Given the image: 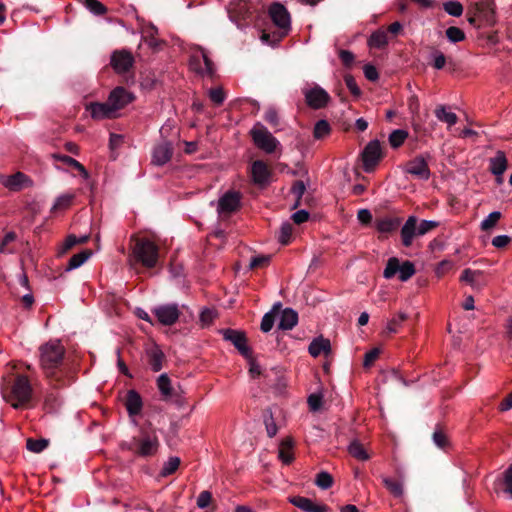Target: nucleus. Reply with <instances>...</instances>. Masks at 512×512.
<instances>
[{
	"mask_svg": "<svg viewBox=\"0 0 512 512\" xmlns=\"http://www.w3.org/2000/svg\"><path fill=\"white\" fill-rule=\"evenodd\" d=\"M65 353L66 350L59 341H50L39 348L41 368L55 388L70 385L74 381L75 372L65 361Z\"/></svg>",
	"mask_w": 512,
	"mask_h": 512,
	"instance_id": "obj_1",
	"label": "nucleus"
},
{
	"mask_svg": "<svg viewBox=\"0 0 512 512\" xmlns=\"http://www.w3.org/2000/svg\"><path fill=\"white\" fill-rule=\"evenodd\" d=\"M32 386L27 376L17 374L2 388V395L13 408L26 407L32 399Z\"/></svg>",
	"mask_w": 512,
	"mask_h": 512,
	"instance_id": "obj_2",
	"label": "nucleus"
},
{
	"mask_svg": "<svg viewBox=\"0 0 512 512\" xmlns=\"http://www.w3.org/2000/svg\"><path fill=\"white\" fill-rule=\"evenodd\" d=\"M269 15L276 30H264L261 40L271 46H275L288 35L291 28V19L287 9L280 3H274L270 6Z\"/></svg>",
	"mask_w": 512,
	"mask_h": 512,
	"instance_id": "obj_3",
	"label": "nucleus"
},
{
	"mask_svg": "<svg viewBox=\"0 0 512 512\" xmlns=\"http://www.w3.org/2000/svg\"><path fill=\"white\" fill-rule=\"evenodd\" d=\"M159 440L154 431L141 427L139 435L132 437L128 449L135 455L143 458L151 457L158 451Z\"/></svg>",
	"mask_w": 512,
	"mask_h": 512,
	"instance_id": "obj_4",
	"label": "nucleus"
},
{
	"mask_svg": "<svg viewBox=\"0 0 512 512\" xmlns=\"http://www.w3.org/2000/svg\"><path fill=\"white\" fill-rule=\"evenodd\" d=\"M132 240H135V244L132 248L131 257L146 268H154L159 256L158 246L147 238L133 236Z\"/></svg>",
	"mask_w": 512,
	"mask_h": 512,
	"instance_id": "obj_5",
	"label": "nucleus"
},
{
	"mask_svg": "<svg viewBox=\"0 0 512 512\" xmlns=\"http://www.w3.org/2000/svg\"><path fill=\"white\" fill-rule=\"evenodd\" d=\"M254 144L266 153H273L280 145L279 141L268 131V129L257 122L250 130Z\"/></svg>",
	"mask_w": 512,
	"mask_h": 512,
	"instance_id": "obj_6",
	"label": "nucleus"
},
{
	"mask_svg": "<svg viewBox=\"0 0 512 512\" xmlns=\"http://www.w3.org/2000/svg\"><path fill=\"white\" fill-rule=\"evenodd\" d=\"M415 272V266L412 262L405 261L401 264L398 258L391 257L387 261L383 276L386 279H391L397 273H399V280L405 282L409 280L415 274Z\"/></svg>",
	"mask_w": 512,
	"mask_h": 512,
	"instance_id": "obj_7",
	"label": "nucleus"
},
{
	"mask_svg": "<svg viewBox=\"0 0 512 512\" xmlns=\"http://www.w3.org/2000/svg\"><path fill=\"white\" fill-rule=\"evenodd\" d=\"M225 341L233 344L238 352L246 359H251L252 349L248 345L245 332L231 328L220 330Z\"/></svg>",
	"mask_w": 512,
	"mask_h": 512,
	"instance_id": "obj_8",
	"label": "nucleus"
},
{
	"mask_svg": "<svg viewBox=\"0 0 512 512\" xmlns=\"http://www.w3.org/2000/svg\"><path fill=\"white\" fill-rule=\"evenodd\" d=\"M363 168L366 172H372L383 158L381 143L379 140L370 141L361 153Z\"/></svg>",
	"mask_w": 512,
	"mask_h": 512,
	"instance_id": "obj_9",
	"label": "nucleus"
},
{
	"mask_svg": "<svg viewBox=\"0 0 512 512\" xmlns=\"http://www.w3.org/2000/svg\"><path fill=\"white\" fill-rule=\"evenodd\" d=\"M152 312L157 318V321L164 326L175 324L181 314L178 305L174 303L156 306Z\"/></svg>",
	"mask_w": 512,
	"mask_h": 512,
	"instance_id": "obj_10",
	"label": "nucleus"
},
{
	"mask_svg": "<svg viewBox=\"0 0 512 512\" xmlns=\"http://www.w3.org/2000/svg\"><path fill=\"white\" fill-rule=\"evenodd\" d=\"M241 194L237 191L225 192L218 201L217 211L220 215H230L240 208Z\"/></svg>",
	"mask_w": 512,
	"mask_h": 512,
	"instance_id": "obj_11",
	"label": "nucleus"
},
{
	"mask_svg": "<svg viewBox=\"0 0 512 512\" xmlns=\"http://www.w3.org/2000/svg\"><path fill=\"white\" fill-rule=\"evenodd\" d=\"M305 100L312 109L324 108L330 101V95L320 86L315 85L304 91Z\"/></svg>",
	"mask_w": 512,
	"mask_h": 512,
	"instance_id": "obj_12",
	"label": "nucleus"
},
{
	"mask_svg": "<svg viewBox=\"0 0 512 512\" xmlns=\"http://www.w3.org/2000/svg\"><path fill=\"white\" fill-rule=\"evenodd\" d=\"M475 15H478L480 21L488 26H493L495 20V2L494 0H481L476 2L472 7Z\"/></svg>",
	"mask_w": 512,
	"mask_h": 512,
	"instance_id": "obj_13",
	"label": "nucleus"
},
{
	"mask_svg": "<svg viewBox=\"0 0 512 512\" xmlns=\"http://www.w3.org/2000/svg\"><path fill=\"white\" fill-rule=\"evenodd\" d=\"M405 172L422 180H428L430 177V169L423 155H418L408 161L405 166Z\"/></svg>",
	"mask_w": 512,
	"mask_h": 512,
	"instance_id": "obj_14",
	"label": "nucleus"
},
{
	"mask_svg": "<svg viewBox=\"0 0 512 512\" xmlns=\"http://www.w3.org/2000/svg\"><path fill=\"white\" fill-rule=\"evenodd\" d=\"M173 153V143L168 140H163L154 147L152 163L157 166H163L171 160Z\"/></svg>",
	"mask_w": 512,
	"mask_h": 512,
	"instance_id": "obj_15",
	"label": "nucleus"
},
{
	"mask_svg": "<svg viewBox=\"0 0 512 512\" xmlns=\"http://www.w3.org/2000/svg\"><path fill=\"white\" fill-rule=\"evenodd\" d=\"M133 100L134 95L121 86L113 89L108 97V101L115 113L124 108L127 104L131 103Z\"/></svg>",
	"mask_w": 512,
	"mask_h": 512,
	"instance_id": "obj_16",
	"label": "nucleus"
},
{
	"mask_svg": "<svg viewBox=\"0 0 512 512\" xmlns=\"http://www.w3.org/2000/svg\"><path fill=\"white\" fill-rule=\"evenodd\" d=\"M110 63L117 73H126L133 66L134 58L130 52L115 51L111 56Z\"/></svg>",
	"mask_w": 512,
	"mask_h": 512,
	"instance_id": "obj_17",
	"label": "nucleus"
},
{
	"mask_svg": "<svg viewBox=\"0 0 512 512\" xmlns=\"http://www.w3.org/2000/svg\"><path fill=\"white\" fill-rule=\"evenodd\" d=\"M124 406L131 419L140 415L143 408L141 395L134 389L128 390L124 398Z\"/></svg>",
	"mask_w": 512,
	"mask_h": 512,
	"instance_id": "obj_18",
	"label": "nucleus"
},
{
	"mask_svg": "<svg viewBox=\"0 0 512 512\" xmlns=\"http://www.w3.org/2000/svg\"><path fill=\"white\" fill-rule=\"evenodd\" d=\"M86 110L90 112L91 117L95 120L111 119L116 114L108 100L106 102H90L86 105Z\"/></svg>",
	"mask_w": 512,
	"mask_h": 512,
	"instance_id": "obj_19",
	"label": "nucleus"
},
{
	"mask_svg": "<svg viewBox=\"0 0 512 512\" xmlns=\"http://www.w3.org/2000/svg\"><path fill=\"white\" fill-rule=\"evenodd\" d=\"M290 503L303 512H328L329 507L324 504H316L311 499L303 496H293Z\"/></svg>",
	"mask_w": 512,
	"mask_h": 512,
	"instance_id": "obj_20",
	"label": "nucleus"
},
{
	"mask_svg": "<svg viewBox=\"0 0 512 512\" xmlns=\"http://www.w3.org/2000/svg\"><path fill=\"white\" fill-rule=\"evenodd\" d=\"M508 167V160L503 151L498 150L496 155L489 159V171L497 177V182L502 183V175Z\"/></svg>",
	"mask_w": 512,
	"mask_h": 512,
	"instance_id": "obj_21",
	"label": "nucleus"
},
{
	"mask_svg": "<svg viewBox=\"0 0 512 512\" xmlns=\"http://www.w3.org/2000/svg\"><path fill=\"white\" fill-rule=\"evenodd\" d=\"M252 179L255 184L265 186L269 182L271 172L267 164L262 160H256L251 167Z\"/></svg>",
	"mask_w": 512,
	"mask_h": 512,
	"instance_id": "obj_22",
	"label": "nucleus"
},
{
	"mask_svg": "<svg viewBox=\"0 0 512 512\" xmlns=\"http://www.w3.org/2000/svg\"><path fill=\"white\" fill-rule=\"evenodd\" d=\"M147 363L153 372H159L166 361V355L158 345H153L146 349Z\"/></svg>",
	"mask_w": 512,
	"mask_h": 512,
	"instance_id": "obj_23",
	"label": "nucleus"
},
{
	"mask_svg": "<svg viewBox=\"0 0 512 512\" xmlns=\"http://www.w3.org/2000/svg\"><path fill=\"white\" fill-rule=\"evenodd\" d=\"M201 57L203 59L205 68L203 69L200 64V57L197 55H193L190 60V65L192 68L198 73L203 75L204 72L207 73L210 77H213L215 74V66L213 61L209 58L206 51L203 48H200Z\"/></svg>",
	"mask_w": 512,
	"mask_h": 512,
	"instance_id": "obj_24",
	"label": "nucleus"
},
{
	"mask_svg": "<svg viewBox=\"0 0 512 512\" xmlns=\"http://www.w3.org/2000/svg\"><path fill=\"white\" fill-rule=\"evenodd\" d=\"M30 179L27 175L22 172H17L10 176H3L1 183L12 191H19L24 187H27L30 183Z\"/></svg>",
	"mask_w": 512,
	"mask_h": 512,
	"instance_id": "obj_25",
	"label": "nucleus"
},
{
	"mask_svg": "<svg viewBox=\"0 0 512 512\" xmlns=\"http://www.w3.org/2000/svg\"><path fill=\"white\" fill-rule=\"evenodd\" d=\"M417 222L418 219L416 216H409L406 220L405 224L401 228V239L402 244L405 247H410L412 245L413 239L417 235Z\"/></svg>",
	"mask_w": 512,
	"mask_h": 512,
	"instance_id": "obj_26",
	"label": "nucleus"
},
{
	"mask_svg": "<svg viewBox=\"0 0 512 512\" xmlns=\"http://www.w3.org/2000/svg\"><path fill=\"white\" fill-rule=\"evenodd\" d=\"M156 384L163 401H169L177 395L175 389L172 387L171 379L166 373L161 374L157 378Z\"/></svg>",
	"mask_w": 512,
	"mask_h": 512,
	"instance_id": "obj_27",
	"label": "nucleus"
},
{
	"mask_svg": "<svg viewBox=\"0 0 512 512\" xmlns=\"http://www.w3.org/2000/svg\"><path fill=\"white\" fill-rule=\"evenodd\" d=\"M401 224L399 217H380L375 220V227L381 233H391L398 229Z\"/></svg>",
	"mask_w": 512,
	"mask_h": 512,
	"instance_id": "obj_28",
	"label": "nucleus"
},
{
	"mask_svg": "<svg viewBox=\"0 0 512 512\" xmlns=\"http://www.w3.org/2000/svg\"><path fill=\"white\" fill-rule=\"evenodd\" d=\"M293 445V439L290 437H286L280 442L278 456L279 459L286 465L291 464L294 460V455L292 452Z\"/></svg>",
	"mask_w": 512,
	"mask_h": 512,
	"instance_id": "obj_29",
	"label": "nucleus"
},
{
	"mask_svg": "<svg viewBox=\"0 0 512 512\" xmlns=\"http://www.w3.org/2000/svg\"><path fill=\"white\" fill-rule=\"evenodd\" d=\"M308 351H309L310 355L313 357H317L321 353L328 355L331 351L330 341L323 337L315 338L310 343V345L308 347Z\"/></svg>",
	"mask_w": 512,
	"mask_h": 512,
	"instance_id": "obj_30",
	"label": "nucleus"
},
{
	"mask_svg": "<svg viewBox=\"0 0 512 512\" xmlns=\"http://www.w3.org/2000/svg\"><path fill=\"white\" fill-rule=\"evenodd\" d=\"M298 322V314L291 308H285L280 316L278 329L291 330Z\"/></svg>",
	"mask_w": 512,
	"mask_h": 512,
	"instance_id": "obj_31",
	"label": "nucleus"
},
{
	"mask_svg": "<svg viewBox=\"0 0 512 512\" xmlns=\"http://www.w3.org/2000/svg\"><path fill=\"white\" fill-rule=\"evenodd\" d=\"M482 275L483 272L480 270H471L470 268H466L460 276V281L467 283L473 289H480L483 286V283L479 279Z\"/></svg>",
	"mask_w": 512,
	"mask_h": 512,
	"instance_id": "obj_32",
	"label": "nucleus"
},
{
	"mask_svg": "<svg viewBox=\"0 0 512 512\" xmlns=\"http://www.w3.org/2000/svg\"><path fill=\"white\" fill-rule=\"evenodd\" d=\"M54 158L58 161H61L65 165L76 169L84 178L87 179L89 177V174H88V171L86 170V168L80 162L75 160L74 158L67 156V155H62V154H55Z\"/></svg>",
	"mask_w": 512,
	"mask_h": 512,
	"instance_id": "obj_33",
	"label": "nucleus"
},
{
	"mask_svg": "<svg viewBox=\"0 0 512 512\" xmlns=\"http://www.w3.org/2000/svg\"><path fill=\"white\" fill-rule=\"evenodd\" d=\"M92 255V251L90 249H84L81 252L74 254L68 262V265L66 267V271H71L73 269H76L80 267L82 264H84Z\"/></svg>",
	"mask_w": 512,
	"mask_h": 512,
	"instance_id": "obj_34",
	"label": "nucleus"
},
{
	"mask_svg": "<svg viewBox=\"0 0 512 512\" xmlns=\"http://www.w3.org/2000/svg\"><path fill=\"white\" fill-rule=\"evenodd\" d=\"M388 44L387 32L383 29H378L373 32L368 39V45L371 48H384Z\"/></svg>",
	"mask_w": 512,
	"mask_h": 512,
	"instance_id": "obj_35",
	"label": "nucleus"
},
{
	"mask_svg": "<svg viewBox=\"0 0 512 512\" xmlns=\"http://www.w3.org/2000/svg\"><path fill=\"white\" fill-rule=\"evenodd\" d=\"M435 116L436 118L441 121L447 123L449 126H453L457 123L458 117L453 112L446 111V107L444 105H438L435 108Z\"/></svg>",
	"mask_w": 512,
	"mask_h": 512,
	"instance_id": "obj_36",
	"label": "nucleus"
},
{
	"mask_svg": "<svg viewBox=\"0 0 512 512\" xmlns=\"http://www.w3.org/2000/svg\"><path fill=\"white\" fill-rule=\"evenodd\" d=\"M74 198H75V194H73V193H66V194L60 195L59 197L56 198L55 203L51 207L50 212L56 213L58 211L65 210V209L69 208L71 206Z\"/></svg>",
	"mask_w": 512,
	"mask_h": 512,
	"instance_id": "obj_37",
	"label": "nucleus"
},
{
	"mask_svg": "<svg viewBox=\"0 0 512 512\" xmlns=\"http://www.w3.org/2000/svg\"><path fill=\"white\" fill-rule=\"evenodd\" d=\"M348 451L352 457L358 460L366 461L369 459V454L358 440H354L350 443Z\"/></svg>",
	"mask_w": 512,
	"mask_h": 512,
	"instance_id": "obj_38",
	"label": "nucleus"
},
{
	"mask_svg": "<svg viewBox=\"0 0 512 512\" xmlns=\"http://www.w3.org/2000/svg\"><path fill=\"white\" fill-rule=\"evenodd\" d=\"M408 132L403 129H396L389 135L388 141L392 148L397 149L403 145L405 140L408 138Z\"/></svg>",
	"mask_w": 512,
	"mask_h": 512,
	"instance_id": "obj_39",
	"label": "nucleus"
},
{
	"mask_svg": "<svg viewBox=\"0 0 512 512\" xmlns=\"http://www.w3.org/2000/svg\"><path fill=\"white\" fill-rule=\"evenodd\" d=\"M382 482L386 489L394 496L401 497L403 495V485L397 480H393L389 477H383Z\"/></svg>",
	"mask_w": 512,
	"mask_h": 512,
	"instance_id": "obj_40",
	"label": "nucleus"
},
{
	"mask_svg": "<svg viewBox=\"0 0 512 512\" xmlns=\"http://www.w3.org/2000/svg\"><path fill=\"white\" fill-rule=\"evenodd\" d=\"M49 445V440L41 438V439H34V438H28L26 440V448L34 453H40L44 449H46Z\"/></svg>",
	"mask_w": 512,
	"mask_h": 512,
	"instance_id": "obj_41",
	"label": "nucleus"
},
{
	"mask_svg": "<svg viewBox=\"0 0 512 512\" xmlns=\"http://www.w3.org/2000/svg\"><path fill=\"white\" fill-rule=\"evenodd\" d=\"M17 240V234L14 231L6 233L0 243L1 254H13L15 250L10 247V244Z\"/></svg>",
	"mask_w": 512,
	"mask_h": 512,
	"instance_id": "obj_42",
	"label": "nucleus"
},
{
	"mask_svg": "<svg viewBox=\"0 0 512 512\" xmlns=\"http://www.w3.org/2000/svg\"><path fill=\"white\" fill-rule=\"evenodd\" d=\"M445 35L451 43L464 41L466 36L462 29L456 26H450L446 29Z\"/></svg>",
	"mask_w": 512,
	"mask_h": 512,
	"instance_id": "obj_43",
	"label": "nucleus"
},
{
	"mask_svg": "<svg viewBox=\"0 0 512 512\" xmlns=\"http://www.w3.org/2000/svg\"><path fill=\"white\" fill-rule=\"evenodd\" d=\"M60 406V399L58 394L54 392L47 393L44 399V409L49 412H55Z\"/></svg>",
	"mask_w": 512,
	"mask_h": 512,
	"instance_id": "obj_44",
	"label": "nucleus"
},
{
	"mask_svg": "<svg viewBox=\"0 0 512 512\" xmlns=\"http://www.w3.org/2000/svg\"><path fill=\"white\" fill-rule=\"evenodd\" d=\"M502 214L499 211L491 212L482 222H481V229L483 231H490L493 229L498 221L501 219Z\"/></svg>",
	"mask_w": 512,
	"mask_h": 512,
	"instance_id": "obj_45",
	"label": "nucleus"
},
{
	"mask_svg": "<svg viewBox=\"0 0 512 512\" xmlns=\"http://www.w3.org/2000/svg\"><path fill=\"white\" fill-rule=\"evenodd\" d=\"M315 484L321 489H329L333 484V477L326 471H321L316 475Z\"/></svg>",
	"mask_w": 512,
	"mask_h": 512,
	"instance_id": "obj_46",
	"label": "nucleus"
},
{
	"mask_svg": "<svg viewBox=\"0 0 512 512\" xmlns=\"http://www.w3.org/2000/svg\"><path fill=\"white\" fill-rule=\"evenodd\" d=\"M331 131L330 124L326 120H319L314 126L313 135L316 139H321L327 136Z\"/></svg>",
	"mask_w": 512,
	"mask_h": 512,
	"instance_id": "obj_47",
	"label": "nucleus"
},
{
	"mask_svg": "<svg viewBox=\"0 0 512 512\" xmlns=\"http://www.w3.org/2000/svg\"><path fill=\"white\" fill-rule=\"evenodd\" d=\"M408 316L400 312L396 316H394L392 319L388 321L387 324V330L389 333H397L399 331V327L402 325L404 321H406Z\"/></svg>",
	"mask_w": 512,
	"mask_h": 512,
	"instance_id": "obj_48",
	"label": "nucleus"
},
{
	"mask_svg": "<svg viewBox=\"0 0 512 512\" xmlns=\"http://www.w3.org/2000/svg\"><path fill=\"white\" fill-rule=\"evenodd\" d=\"M264 424L266 427L268 437H274L278 431V428L274 421L272 413L268 410L264 412Z\"/></svg>",
	"mask_w": 512,
	"mask_h": 512,
	"instance_id": "obj_49",
	"label": "nucleus"
},
{
	"mask_svg": "<svg viewBox=\"0 0 512 512\" xmlns=\"http://www.w3.org/2000/svg\"><path fill=\"white\" fill-rule=\"evenodd\" d=\"M443 9L451 16L459 17L463 13V6L458 1H447L443 3Z\"/></svg>",
	"mask_w": 512,
	"mask_h": 512,
	"instance_id": "obj_50",
	"label": "nucleus"
},
{
	"mask_svg": "<svg viewBox=\"0 0 512 512\" xmlns=\"http://www.w3.org/2000/svg\"><path fill=\"white\" fill-rule=\"evenodd\" d=\"M293 233V226L289 222H285L280 227L279 241L283 245L290 243Z\"/></svg>",
	"mask_w": 512,
	"mask_h": 512,
	"instance_id": "obj_51",
	"label": "nucleus"
},
{
	"mask_svg": "<svg viewBox=\"0 0 512 512\" xmlns=\"http://www.w3.org/2000/svg\"><path fill=\"white\" fill-rule=\"evenodd\" d=\"M86 8L95 15L101 16L107 12L106 6H104L98 0H85Z\"/></svg>",
	"mask_w": 512,
	"mask_h": 512,
	"instance_id": "obj_52",
	"label": "nucleus"
},
{
	"mask_svg": "<svg viewBox=\"0 0 512 512\" xmlns=\"http://www.w3.org/2000/svg\"><path fill=\"white\" fill-rule=\"evenodd\" d=\"M180 465V459L178 457H171L169 460L164 464L161 475L162 476H169L173 474Z\"/></svg>",
	"mask_w": 512,
	"mask_h": 512,
	"instance_id": "obj_53",
	"label": "nucleus"
},
{
	"mask_svg": "<svg viewBox=\"0 0 512 512\" xmlns=\"http://www.w3.org/2000/svg\"><path fill=\"white\" fill-rule=\"evenodd\" d=\"M432 439L436 446L439 448H445L448 445L447 436L440 426H437L433 432Z\"/></svg>",
	"mask_w": 512,
	"mask_h": 512,
	"instance_id": "obj_54",
	"label": "nucleus"
},
{
	"mask_svg": "<svg viewBox=\"0 0 512 512\" xmlns=\"http://www.w3.org/2000/svg\"><path fill=\"white\" fill-rule=\"evenodd\" d=\"M439 226V222L432 220H422L419 225H417V235L423 236L430 232L431 230L437 228Z\"/></svg>",
	"mask_w": 512,
	"mask_h": 512,
	"instance_id": "obj_55",
	"label": "nucleus"
},
{
	"mask_svg": "<svg viewBox=\"0 0 512 512\" xmlns=\"http://www.w3.org/2000/svg\"><path fill=\"white\" fill-rule=\"evenodd\" d=\"M275 318L276 317L274 311H269L264 314L260 325V328L264 333L269 332L273 328Z\"/></svg>",
	"mask_w": 512,
	"mask_h": 512,
	"instance_id": "obj_56",
	"label": "nucleus"
},
{
	"mask_svg": "<svg viewBox=\"0 0 512 512\" xmlns=\"http://www.w3.org/2000/svg\"><path fill=\"white\" fill-rule=\"evenodd\" d=\"M209 98L216 105H221L225 100V93L222 88H211L208 92Z\"/></svg>",
	"mask_w": 512,
	"mask_h": 512,
	"instance_id": "obj_57",
	"label": "nucleus"
},
{
	"mask_svg": "<svg viewBox=\"0 0 512 512\" xmlns=\"http://www.w3.org/2000/svg\"><path fill=\"white\" fill-rule=\"evenodd\" d=\"M76 244H78V238L71 234V235H68L64 241V243L62 244L59 252H58V255L61 256L65 253H67L70 249H72Z\"/></svg>",
	"mask_w": 512,
	"mask_h": 512,
	"instance_id": "obj_58",
	"label": "nucleus"
},
{
	"mask_svg": "<svg viewBox=\"0 0 512 512\" xmlns=\"http://www.w3.org/2000/svg\"><path fill=\"white\" fill-rule=\"evenodd\" d=\"M432 56H433L432 66L437 70L443 69L446 64L445 55L441 51L435 49L432 53Z\"/></svg>",
	"mask_w": 512,
	"mask_h": 512,
	"instance_id": "obj_59",
	"label": "nucleus"
},
{
	"mask_svg": "<svg viewBox=\"0 0 512 512\" xmlns=\"http://www.w3.org/2000/svg\"><path fill=\"white\" fill-rule=\"evenodd\" d=\"M308 405L311 411L317 412L322 407V395L313 393L308 397Z\"/></svg>",
	"mask_w": 512,
	"mask_h": 512,
	"instance_id": "obj_60",
	"label": "nucleus"
},
{
	"mask_svg": "<svg viewBox=\"0 0 512 512\" xmlns=\"http://www.w3.org/2000/svg\"><path fill=\"white\" fill-rule=\"evenodd\" d=\"M504 492L512 497V464L503 473Z\"/></svg>",
	"mask_w": 512,
	"mask_h": 512,
	"instance_id": "obj_61",
	"label": "nucleus"
},
{
	"mask_svg": "<svg viewBox=\"0 0 512 512\" xmlns=\"http://www.w3.org/2000/svg\"><path fill=\"white\" fill-rule=\"evenodd\" d=\"M264 119L267 123H269L273 127H277L279 125V117L275 108L270 107L267 109L264 115Z\"/></svg>",
	"mask_w": 512,
	"mask_h": 512,
	"instance_id": "obj_62",
	"label": "nucleus"
},
{
	"mask_svg": "<svg viewBox=\"0 0 512 512\" xmlns=\"http://www.w3.org/2000/svg\"><path fill=\"white\" fill-rule=\"evenodd\" d=\"M212 502V494L209 491H202L197 498V506L201 509L208 507Z\"/></svg>",
	"mask_w": 512,
	"mask_h": 512,
	"instance_id": "obj_63",
	"label": "nucleus"
},
{
	"mask_svg": "<svg viewBox=\"0 0 512 512\" xmlns=\"http://www.w3.org/2000/svg\"><path fill=\"white\" fill-rule=\"evenodd\" d=\"M379 355H380L379 348H373L370 351H368L364 357V362H363L364 367L368 368V367L372 366L373 363L375 362V360L379 357Z\"/></svg>",
	"mask_w": 512,
	"mask_h": 512,
	"instance_id": "obj_64",
	"label": "nucleus"
}]
</instances>
